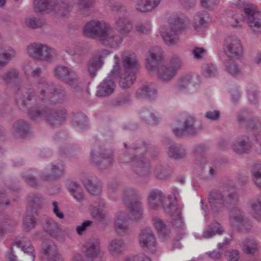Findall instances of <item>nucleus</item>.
<instances>
[{
	"label": "nucleus",
	"mask_w": 261,
	"mask_h": 261,
	"mask_svg": "<svg viewBox=\"0 0 261 261\" xmlns=\"http://www.w3.org/2000/svg\"><path fill=\"white\" fill-rule=\"evenodd\" d=\"M53 0H34V6L36 12H52L54 8L51 7Z\"/></svg>",
	"instance_id": "nucleus-41"
},
{
	"label": "nucleus",
	"mask_w": 261,
	"mask_h": 261,
	"mask_svg": "<svg viewBox=\"0 0 261 261\" xmlns=\"http://www.w3.org/2000/svg\"><path fill=\"white\" fill-rule=\"evenodd\" d=\"M64 167L62 164L53 165L51 168V173L49 174L43 173L41 178L45 180H52L56 179L64 173Z\"/></svg>",
	"instance_id": "nucleus-38"
},
{
	"label": "nucleus",
	"mask_w": 261,
	"mask_h": 261,
	"mask_svg": "<svg viewBox=\"0 0 261 261\" xmlns=\"http://www.w3.org/2000/svg\"><path fill=\"white\" fill-rule=\"evenodd\" d=\"M225 191L214 190L208 195V203L213 213L222 211L225 206Z\"/></svg>",
	"instance_id": "nucleus-14"
},
{
	"label": "nucleus",
	"mask_w": 261,
	"mask_h": 261,
	"mask_svg": "<svg viewBox=\"0 0 261 261\" xmlns=\"http://www.w3.org/2000/svg\"><path fill=\"white\" fill-rule=\"evenodd\" d=\"M116 29L122 33H128L132 28L129 19L125 16L119 17L115 22Z\"/></svg>",
	"instance_id": "nucleus-43"
},
{
	"label": "nucleus",
	"mask_w": 261,
	"mask_h": 261,
	"mask_svg": "<svg viewBox=\"0 0 261 261\" xmlns=\"http://www.w3.org/2000/svg\"><path fill=\"white\" fill-rule=\"evenodd\" d=\"M148 205L150 208L158 210L161 207L166 208L164 204L166 196L163 192L158 189H153L149 191L147 195Z\"/></svg>",
	"instance_id": "nucleus-15"
},
{
	"label": "nucleus",
	"mask_w": 261,
	"mask_h": 261,
	"mask_svg": "<svg viewBox=\"0 0 261 261\" xmlns=\"http://www.w3.org/2000/svg\"><path fill=\"white\" fill-rule=\"evenodd\" d=\"M103 63V61L96 60L93 57L90 59L87 64V70L89 74L92 77L95 76L97 70L102 67Z\"/></svg>",
	"instance_id": "nucleus-48"
},
{
	"label": "nucleus",
	"mask_w": 261,
	"mask_h": 261,
	"mask_svg": "<svg viewBox=\"0 0 261 261\" xmlns=\"http://www.w3.org/2000/svg\"><path fill=\"white\" fill-rule=\"evenodd\" d=\"M251 172L254 183L261 188V163L253 165Z\"/></svg>",
	"instance_id": "nucleus-54"
},
{
	"label": "nucleus",
	"mask_w": 261,
	"mask_h": 261,
	"mask_svg": "<svg viewBox=\"0 0 261 261\" xmlns=\"http://www.w3.org/2000/svg\"><path fill=\"white\" fill-rule=\"evenodd\" d=\"M65 51L71 56H81L84 54V48L79 43H74L67 45Z\"/></svg>",
	"instance_id": "nucleus-55"
},
{
	"label": "nucleus",
	"mask_w": 261,
	"mask_h": 261,
	"mask_svg": "<svg viewBox=\"0 0 261 261\" xmlns=\"http://www.w3.org/2000/svg\"><path fill=\"white\" fill-rule=\"evenodd\" d=\"M167 154L171 158L178 160L185 158L187 151L186 148L182 145L174 144L169 147Z\"/></svg>",
	"instance_id": "nucleus-34"
},
{
	"label": "nucleus",
	"mask_w": 261,
	"mask_h": 261,
	"mask_svg": "<svg viewBox=\"0 0 261 261\" xmlns=\"http://www.w3.org/2000/svg\"><path fill=\"white\" fill-rule=\"evenodd\" d=\"M54 75L58 80L64 82L71 87L78 86L79 77L75 71L64 65H58L54 69Z\"/></svg>",
	"instance_id": "nucleus-9"
},
{
	"label": "nucleus",
	"mask_w": 261,
	"mask_h": 261,
	"mask_svg": "<svg viewBox=\"0 0 261 261\" xmlns=\"http://www.w3.org/2000/svg\"><path fill=\"white\" fill-rule=\"evenodd\" d=\"M82 250L86 258L101 255L100 240L97 238L88 240L83 245Z\"/></svg>",
	"instance_id": "nucleus-18"
},
{
	"label": "nucleus",
	"mask_w": 261,
	"mask_h": 261,
	"mask_svg": "<svg viewBox=\"0 0 261 261\" xmlns=\"http://www.w3.org/2000/svg\"><path fill=\"white\" fill-rule=\"evenodd\" d=\"M189 19L183 15L175 18L172 22H171L169 25H174V29H177L178 32L185 29L189 23Z\"/></svg>",
	"instance_id": "nucleus-56"
},
{
	"label": "nucleus",
	"mask_w": 261,
	"mask_h": 261,
	"mask_svg": "<svg viewBox=\"0 0 261 261\" xmlns=\"http://www.w3.org/2000/svg\"><path fill=\"white\" fill-rule=\"evenodd\" d=\"M192 76L190 74H187L180 77L176 85V90L178 91H184L188 88L192 83Z\"/></svg>",
	"instance_id": "nucleus-53"
},
{
	"label": "nucleus",
	"mask_w": 261,
	"mask_h": 261,
	"mask_svg": "<svg viewBox=\"0 0 261 261\" xmlns=\"http://www.w3.org/2000/svg\"><path fill=\"white\" fill-rule=\"evenodd\" d=\"M239 195L237 192L233 191L228 193L225 191V206L227 207L230 205L237 204L239 201Z\"/></svg>",
	"instance_id": "nucleus-60"
},
{
	"label": "nucleus",
	"mask_w": 261,
	"mask_h": 261,
	"mask_svg": "<svg viewBox=\"0 0 261 261\" xmlns=\"http://www.w3.org/2000/svg\"><path fill=\"white\" fill-rule=\"evenodd\" d=\"M115 228L117 232L120 236H124L128 230L127 215L125 212H119L115 218Z\"/></svg>",
	"instance_id": "nucleus-21"
},
{
	"label": "nucleus",
	"mask_w": 261,
	"mask_h": 261,
	"mask_svg": "<svg viewBox=\"0 0 261 261\" xmlns=\"http://www.w3.org/2000/svg\"><path fill=\"white\" fill-rule=\"evenodd\" d=\"M224 232V229L222 225L219 222L216 221L207 226L203 231L201 237L208 239L216 234L221 235Z\"/></svg>",
	"instance_id": "nucleus-31"
},
{
	"label": "nucleus",
	"mask_w": 261,
	"mask_h": 261,
	"mask_svg": "<svg viewBox=\"0 0 261 261\" xmlns=\"http://www.w3.org/2000/svg\"><path fill=\"white\" fill-rule=\"evenodd\" d=\"M42 254L48 261L58 257L61 254L59 253V249L57 245L52 241L47 240L43 243Z\"/></svg>",
	"instance_id": "nucleus-25"
},
{
	"label": "nucleus",
	"mask_w": 261,
	"mask_h": 261,
	"mask_svg": "<svg viewBox=\"0 0 261 261\" xmlns=\"http://www.w3.org/2000/svg\"><path fill=\"white\" fill-rule=\"evenodd\" d=\"M141 119L149 124H156L158 122V118L150 110L144 109L140 112Z\"/></svg>",
	"instance_id": "nucleus-50"
},
{
	"label": "nucleus",
	"mask_w": 261,
	"mask_h": 261,
	"mask_svg": "<svg viewBox=\"0 0 261 261\" xmlns=\"http://www.w3.org/2000/svg\"><path fill=\"white\" fill-rule=\"evenodd\" d=\"M44 229L52 238L60 241L63 240L59 224L52 219H46Z\"/></svg>",
	"instance_id": "nucleus-20"
},
{
	"label": "nucleus",
	"mask_w": 261,
	"mask_h": 261,
	"mask_svg": "<svg viewBox=\"0 0 261 261\" xmlns=\"http://www.w3.org/2000/svg\"><path fill=\"white\" fill-rule=\"evenodd\" d=\"M224 51L230 58L238 59L243 55V47L240 40L236 36H228L225 40Z\"/></svg>",
	"instance_id": "nucleus-10"
},
{
	"label": "nucleus",
	"mask_w": 261,
	"mask_h": 261,
	"mask_svg": "<svg viewBox=\"0 0 261 261\" xmlns=\"http://www.w3.org/2000/svg\"><path fill=\"white\" fill-rule=\"evenodd\" d=\"M171 172V168L165 165H158L154 170L155 177L162 180H166L169 178Z\"/></svg>",
	"instance_id": "nucleus-44"
},
{
	"label": "nucleus",
	"mask_w": 261,
	"mask_h": 261,
	"mask_svg": "<svg viewBox=\"0 0 261 261\" xmlns=\"http://www.w3.org/2000/svg\"><path fill=\"white\" fill-rule=\"evenodd\" d=\"M249 205L253 217L259 220L261 219V193L249 201Z\"/></svg>",
	"instance_id": "nucleus-40"
},
{
	"label": "nucleus",
	"mask_w": 261,
	"mask_h": 261,
	"mask_svg": "<svg viewBox=\"0 0 261 261\" xmlns=\"http://www.w3.org/2000/svg\"><path fill=\"white\" fill-rule=\"evenodd\" d=\"M229 223L232 227L243 231H248L251 228L250 222L245 219L243 212L239 208H232L229 215Z\"/></svg>",
	"instance_id": "nucleus-11"
},
{
	"label": "nucleus",
	"mask_w": 261,
	"mask_h": 261,
	"mask_svg": "<svg viewBox=\"0 0 261 261\" xmlns=\"http://www.w3.org/2000/svg\"><path fill=\"white\" fill-rule=\"evenodd\" d=\"M225 71L234 77L241 76L243 72L240 66L236 62L229 60L225 63Z\"/></svg>",
	"instance_id": "nucleus-42"
},
{
	"label": "nucleus",
	"mask_w": 261,
	"mask_h": 261,
	"mask_svg": "<svg viewBox=\"0 0 261 261\" xmlns=\"http://www.w3.org/2000/svg\"><path fill=\"white\" fill-rule=\"evenodd\" d=\"M182 65V61L180 58L174 55L169 63L164 64H158L154 72L156 71L158 78L161 81L168 83L175 77Z\"/></svg>",
	"instance_id": "nucleus-2"
},
{
	"label": "nucleus",
	"mask_w": 261,
	"mask_h": 261,
	"mask_svg": "<svg viewBox=\"0 0 261 261\" xmlns=\"http://www.w3.org/2000/svg\"><path fill=\"white\" fill-rule=\"evenodd\" d=\"M37 87L38 98L47 105L62 103L67 97L63 87L56 86L44 77L38 80Z\"/></svg>",
	"instance_id": "nucleus-1"
},
{
	"label": "nucleus",
	"mask_w": 261,
	"mask_h": 261,
	"mask_svg": "<svg viewBox=\"0 0 261 261\" xmlns=\"http://www.w3.org/2000/svg\"><path fill=\"white\" fill-rule=\"evenodd\" d=\"M161 0H142L136 6L137 11L147 12L155 8L160 3Z\"/></svg>",
	"instance_id": "nucleus-39"
},
{
	"label": "nucleus",
	"mask_w": 261,
	"mask_h": 261,
	"mask_svg": "<svg viewBox=\"0 0 261 261\" xmlns=\"http://www.w3.org/2000/svg\"><path fill=\"white\" fill-rule=\"evenodd\" d=\"M136 95L138 98L153 99L157 95L156 86L152 84L143 85L137 90Z\"/></svg>",
	"instance_id": "nucleus-26"
},
{
	"label": "nucleus",
	"mask_w": 261,
	"mask_h": 261,
	"mask_svg": "<svg viewBox=\"0 0 261 261\" xmlns=\"http://www.w3.org/2000/svg\"><path fill=\"white\" fill-rule=\"evenodd\" d=\"M30 130L29 125L22 120L16 121L12 126V133L16 137H23Z\"/></svg>",
	"instance_id": "nucleus-35"
},
{
	"label": "nucleus",
	"mask_w": 261,
	"mask_h": 261,
	"mask_svg": "<svg viewBox=\"0 0 261 261\" xmlns=\"http://www.w3.org/2000/svg\"><path fill=\"white\" fill-rule=\"evenodd\" d=\"M174 25L168 24L162 27L161 29V35L168 45H174L178 41V32L177 29H174Z\"/></svg>",
	"instance_id": "nucleus-19"
},
{
	"label": "nucleus",
	"mask_w": 261,
	"mask_h": 261,
	"mask_svg": "<svg viewBox=\"0 0 261 261\" xmlns=\"http://www.w3.org/2000/svg\"><path fill=\"white\" fill-rule=\"evenodd\" d=\"M110 25L103 21L92 20L87 23L83 28V33L87 37L94 38H102Z\"/></svg>",
	"instance_id": "nucleus-7"
},
{
	"label": "nucleus",
	"mask_w": 261,
	"mask_h": 261,
	"mask_svg": "<svg viewBox=\"0 0 261 261\" xmlns=\"http://www.w3.org/2000/svg\"><path fill=\"white\" fill-rule=\"evenodd\" d=\"M143 149L146 150L144 145L142 147H139L137 149L131 148L128 150L129 152L132 151L136 152V154L135 155V159L132 163V169L140 176L147 175L150 169L148 161L144 156L140 155Z\"/></svg>",
	"instance_id": "nucleus-5"
},
{
	"label": "nucleus",
	"mask_w": 261,
	"mask_h": 261,
	"mask_svg": "<svg viewBox=\"0 0 261 261\" xmlns=\"http://www.w3.org/2000/svg\"><path fill=\"white\" fill-rule=\"evenodd\" d=\"M171 223H172V225L176 228L182 227L184 225V221L181 216L180 209H177L176 213L172 214Z\"/></svg>",
	"instance_id": "nucleus-64"
},
{
	"label": "nucleus",
	"mask_w": 261,
	"mask_h": 261,
	"mask_svg": "<svg viewBox=\"0 0 261 261\" xmlns=\"http://www.w3.org/2000/svg\"><path fill=\"white\" fill-rule=\"evenodd\" d=\"M130 213L131 218L135 220L140 219L142 215V203L139 200L135 201L134 204L128 205Z\"/></svg>",
	"instance_id": "nucleus-46"
},
{
	"label": "nucleus",
	"mask_w": 261,
	"mask_h": 261,
	"mask_svg": "<svg viewBox=\"0 0 261 261\" xmlns=\"http://www.w3.org/2000/svg\"><path fill=\"white\" fill-rule=\"evenodd\" d=\"M22 91L19 89L16 93V101L19 107L28 103L30 100L36 98L35 90L33 89H28L25 91L21 95Z\"/></svg>",
	"instance_id": "nucleus-36"
},
{
	"label": "nucleus",
	"mask_w": 261,
	"mask_h": 261,
	"mask_svg": "<svg viewBox=\"0 0 261 261\" xmlns=\"http://www.w3.org/2000/svg\"><path fill=\"white\" fill-rule=\"evenodd\" d=\"M252 146V142L248 136L243 135L237 137L232 143L231 147L234 153L240 155L249 153Z\"/></svg>",
	"instance_id": "nucleus-16"
},
{
	"label": "nucleus",
	"mask_w": 261,
	"mask_h": 261,
	"mask_svg": "<svg viewBox=\"0 0 261 261\" xmlns=\"http://www.w3.org/2000/svg\"><path fill=\"white\" fill-rule=\"evenodd\" d=\"M51 7L54 8L52 12L63 15L69 11L71 5L67 0H53Z\"/></svg>",
	"instance_id": "nucleus-37"
},
{
	"label": "nucleus",
	"mask_w": 261,
	"mask_h": 261,
	"mask_svg": "<svg viewBox=\"0 0 261 261\" xmlns=\"http://www.w3.org/2000/svg\"><path fill=\"white\" fill-rule=\"evenodd\" d=\"M245 20L252 30L256 33L261 32V11L252 4L245 5L243 9Z\"/></svg>",
	"instance_id": "nucleus-6"
},
{
	"label": "nucleus",
	"mask_w": 261,
	"mask_h": 261,
	"mask_svg": "<svg viewBox=\"0 0 261 261\" xmlns=\"http://www.w3.org/2000/svg\"><path fill=\"white\" fill-rule=\"evenodd\" d=\"M46 111L47 109L42 111L35 108H32L29 110L28 115L31 119L37 120L42 118H45Z\"/></svg>",
	"instance_id": "nucleus-62"
},
{
	"label": "nucleus",
	"mask_w": 261,
	"mask_h": 261,
	"mask_svg": "<svg viewBox=\"0 0 261 261\" xmlns=\"http://www.w3.org/2000/svg\"><path fill=\"white\" fill-rule=\"evenodd\" d=\"M24 23L27 27L34 29L44 25L46 21L43 19L30 17L25 19Z\"/></svg>",
	"instance_id": "nucleus-57"
},
{
	"label": "nucleus",
	"mask_w": 261,
	"mask_h": 261,
	"mask_svg": "<svg viewBox=\"0 0 261 261\" xmlns=\"http://www.w3.org/2000/svg\"><path fill=\"white\" fill-rule=\"evenodd\" d=\"M19 73L15 68H11L8 70L5 74H4L1 78L3 81L6 85H10L12 82L19 78Z\"/></svg>",
	"instance_id": "nucleus-51"
},
{
	"label": "nucleus",
	"mask_w": 261,
	"mask_h": 261,
	"mask_svg": "<svg viewBox=\"0 0 261 261\" xmlns=\"http://www.w3.org/2000/svg\"><path fill=\"white\" fill-rule=\"evenodd\" d=\"M14 244H16L18 246L21 247L23 251L25 253H27L31 255L32 256L33 260L34 259V249L33 248V247L31 245L29 240H28L27 238H25L23 240L22 242H16L14 243Z\"/></svg>",
	"instance_id": "nucleus-59"
},
{
	"label": "nucleus",
	"mask_w": 261,
	"mask_h": 261,
	"mask_svg": "<svg viewBox=\"0 0 261 261\" xmlns=\"http://www.w3.org/2000/svg\"><path fill=\"white\" fill-rule=\"evenodd\" d=\"M209 14L206 11L197 13L194 16L193 27L196 30L205 26L209 20Z\"/></svg>",
	"instance_id": "nucleus-45"
},
{
	"label": "nucleus",
	"mask_w": 261,
	"mask_h": 261,
	"mask_svg": "<svg viewBox=\"0 0 261 261\" xmlns=\"http://www.w3.org/2000/svg\"><path fill=\"white\" fill-rule=\"evenodd\" d=\"M153 224L158 232L163 236H167L169 232V229L167 228L166 225L163 220L157 217L153 218Z\"/></svg>",
	"instance_id": "nucleus-58"
},
{
	"label": "nucleus",
	"mask_w": 261,
	"mask_h": 261,
	"mask_svg": "<svg viewBox=\"0 0 261 261\" xmlns=\"http://www.w3.org/2000/svg\"><path fill=\"white\" fill-rule=\"evenodd\" d=\"M16 55L15 49L12 47H0V70L4 68Z\"/></svg>",
	"instance_id": "nucleus-30"
},
{
	"label": "nucleus",
	"mask_w": 261,
	"mask_h": 261,
	"mask_svg": "<svg viewBox=\"0 0 261 261\" xmlns=\"http://www.w3.org/2000/svg\"><path fill=\"white\" fill-rule=\"evenodd\" d=\"M88 191L92 195H97L101 192V186L99 182L94 184L90 179H85L83 181Z\"/></svg>",
	"instance_id": "nucleus-52"
},
{
	"label": "nucleus",
	"mask_w": 261,
	"mask_h": 261,
	"mask_svg": "<svg viewBox=\"0 0 261 261\" xmlns=\"http://www.w3.org/2000/svg\"><path fill=\"white\" fill-rule=\"evenodd\" d=\"M28 208L30 211H37L43 202L42 197L38 194H31L28 197Z\"/></svg>",
	"instance_id": "nucleus-47"
},
{
	"label": "nucleus",
	"mask_w": 261,
	"mask_h": 261,
	"mask_svg": "<svg viewBox=\"0 0 261 261\" xmlns=\"http://www.w3.org/2000/svg\"><path fill=\"white\" fill-rule=\"evenodd\" d=\"M37 216V211H30L27 209L23 220V227L25 230L29 231L35 226Z\"/></svg>",
	"instance_id": "nucleus-33"
},
{
	"label": "nucleus",
	"mask_w": 261,
	"mask_h": 261,
	"mask_svg": "<svg viewBox=\"0 0 261 261\" xmlns=\"http://www.w3.org/2000/svg\"><path fill=\"white\" fill-rule=\"evenodd\" d=\"M68 188L71 194L78 201H81L84 198L83 190L79 185L75 182L71 181L68 184Z\"/></svg>",
	"instance_id": "nucleus-49"
},
{
	"label": "nucleus",
	"mask_w": 261,
	"mask_h": 261,
	"mask_svg": "<svg viewBox=\"0 0 261 261\" xmlns=\"http://www.w3.org/2000/svg\"><path fill=\"white\" fill-rule=\"evenodd\" d=\"M136 73L134 71L122 70L119 77V86L123 89L132 86L136 80Z\"/></svg>",
	"instance_id": "nucleus-29"
},
{
	"label": "nucleus",
	"mask_w": 261,
	"mask_h": 261,
	"mask_svg": "<svg viewBox=\"0 0 261 261\" xmlns=\"http://www.w3.org/2000/svg\"><path fill=\"white\" fill-rule=\"evenodd\" d=\"M27 50L30 57L39 61H50L57 55L54 49L39 43L29 44Z\"/></svg>",
	"instance_id": "nucleus-3"
},
{
	"label": "nucleus",
	"mask_w": 261,
	"mask_h": 261,
	"mask_svg": "<svg viewBox=\"0 0 261 261\" xmlns=\"http://www.w3.org/2000/svg\"><path fill=\"white\" fill-rule=\"evenodd\" d=\"M126 243L121 238H114L111 240L108 246V250L113 256L118 257L121 255L125 250Z\"/></svg>",
	"instance_id": "nucleus-23"
},
{
	"label": "nucleus",
	"mask_w": 261,
	"mask_h": 261,
	"mask_svg": "<svg viewBox=\"0 0 261 261\" xmlns=\"http://www.w3.org/2000/svg\"><path fill=\"white\" fill-rule=\"evenodd\" d=\"M45 118L50 126L55 127L61 125L65 119L63 112H57L54 110L49 109H47Z\"/></svg>",
	"instance_id": "nucleus-27"
},
{
	"label": "nucleus",
	"mask_w": 261,
	"mask_h": 261,
	"mask_svg": "<svg viewBox=\"0 0 261 261\" xmlns=\"http://www.w3.org/2000/svg\"><path fill=\"white\" fill-rule=\"evenodd\" d=\"M202 129L200 122H198L195 117L188 116L182 123V128H175L173 129L175 135L182 137L186 135H195Z\"/></svg>",
	"instance_id": "nucleus-8"
},
{
	"label": "nucleus",
	"mask_w": 261,
	"mask_h": 261,
	"mask_svg": "<svg viewBox=\"0 0 261 261\" xmlns=\"http://www.w3.org/2000/svg\"><path fill=\"white\" fill-rule=\"evenodd\" d=\"M102 38H100V42L106 46L117 47L122 42V37L115 32L111 26Z\"/></svg>",
	"instance_id": "nucleus-17"
},
{
	"label": "nucleus",
	"mask_w": 261,
	"mask_h": 261,
	"mask_svg": "<svg viewBox=\"0 0 261 261\" xmlns=\"http://www.w3.org/2000/svg\"><path fill=\"white\" fill-rule=\"evenodd\" d=\"M139 242L140 246L144 250L153 253L155 251L156 240L150 228H146L141 230L139 234Z\"/></svg>",
	"instance_id": "nucleus-12"
},
{
	"label": "nucleus",
	"mask_w": 261,
	"mask_h": 261,
	"mask_svg": "<svg viewBox=\"0 0 261 261\" xmlns=\"http://www.w3.org/2000/svg\"><path fill=\"white\" fill-rule=\"evenodd\" d=\"M238 121L240 124L251 128L255 127L254 121L252 119H249L247 116V113L242 112L238 116Z\"/></svg>",
	"instance_id": "nucleus-61"
},
{
	"label": "nucleus",
	"mask_w": 261,
	"mask_h": 261,
	"mask_svg": "<svg viewBox=\"0 0 261 261\" xmlns=\"http://www.w3.org/2000/svg\"><path fill=\"white\" fill-rule=\"evenodd\" d=\"M116 85L110 77H107L98 86L97 95L99 97H106L114 92Z\"/></svg>",
	"instance_id": "nucleus-24"
},
{
	"label": "nucleus",
	"mask_w": 261,
	"mask_h": 261,
	"mask_svg": "<svg viewBox=\"0 0 261 261\" xmlns=\"http://www.w3.org/2000/svg\"><path fill=\"white\" fill-rule=\"evenodd\" d=\"M123 198L126 206L134 204L135 201H140L139 192L132 187H126L123 192Z\"/></svg>",
	"instance_id": "nucleus-32"
},
{
	"label": "nucleus",
	"mask_w": 261,
	"mask_h": 261,
	"mask_svg": "<svg viewBox=\"0 0 261 261\" xmlns=\"http://www.w3.org/2000/svg\"><path fill=\"white\" fill-rule=\"evenodd\" d=\"M87 117L83 114H77L74 115L72 119L73 124L83 128L87 125Z\"/></svg>",
	"instance_id": "nucleus-63"
},
{
	"label": "nucleus",
	"mask_w": 261,
	"mask_h": 261,
	"mask_svg": "<svg viewBox=\"0 0 261 261\" xmlns=\"http://www.w3.org/2000/svg\"><path fill=\"white\" fill-rule=\"evenodd\" d=\"M163 59V50L160 46H153L149 50L145 65L149 74H151L154 72L155 66L158 64H161Z\"/></svg>",
	"instance_id": "nucleus-13"
},
{
	"label": "nucleus",
	"mask_w": 261,
	"mask_h": 261,
	"mask_svg": "<svg viewBox=\"0 0 261 261\" xmlns=\"http://www.w3.org/2000/svg\"><path fill=\"white\" fill-rule=\"evenodd\" d=\"M240 245L244 252L247 254H253L259 251V243L253 239H243L240 242Z\"/></svg>",
	"instance_id": "nucleus-28"
},
{
	"label": "nucleus",
	"mask_w": 261,
	"mask_h": 261,
	"mask_svg": "<svg viewBox=\"0 0 261 261\" xmlns=\"http://www.w3.org/2000/svg\"><path fill=\"white\" fill-rule=\"evenodd\" d=\"M90 156L92 162L101 169L109 168L114 162L113 151L111 149H107L103 147L93 149Z\"/></svg>",
	"instance_id": "nucleus-4"
},
{
	"label": "nucleus",
	"mask_w": 261,
	"mask_h": 261,
	"mask_svg": "<svg viewBox=\"0 0 261 261\" xmlns=\"http://www.w3.org/2000/svg\"><path fill=\"white\" fill-rule=\"evenodd\" d=\"M122 61L124 70L136 73L139 64L135 55L129 51H125L122 55Z\"/></svg>",
	"instance_id": "nucleus-22"
}]
</instances>
